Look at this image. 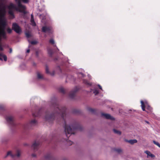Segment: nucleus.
I'll use <instances>...</instances> for the list:
<instances>
[{
    "mask_svg": "<svg viewBox=\"0 0 160 160\" xmlns=\"http://www.w3.org/2000/svg\"><path fill=\"white\" fill-rule=\"evenodd\" d=\"M48 53L49 55H51L52 54L53 52H52V50L50 48H48Z\"/></svg>",
    "mask_w": 160,
    "mask_h": 160,
    "instance_id": "26",
    "label": "nucleus"
},
{
    "mask_svg": "<svg viewBox=\"0 0 160 160\" xmlns=\"http://www.w3.org/2000/svg\"><path fill=\"white\" fill-rule=\"evenodd\" d=\"M88 110L92 112H93L94 111V110L93 109L89 108H88Z\"/></svg>",
    "mask_w": 160,
    "mask_h": 160,
    "instance_id": "32",
    "label": "nucleus"
},
{
    "mask_svg": "<svg viewBox=\"0 0 160 160\" xmlns=\"http://www.w3.org/2000/svg\"><path fill=\"white\" fill-rule=\"evenodd\" d=\"M25 35L27 37L29 38L31 36V32L29 31L26 32H25Z\"/></svg>",
    "mask_w": 160,
    "mask_h": 160,
    "instance_id": "25",
    "label": "nucleus"
},
{
    "mask_svg": "<svg viewBox=\"0 0 160 160\" xmlns=\"http://www.w3.org/2000/svg\"><path fill=\"white\" fill-rule=\"evenodd\" d=\"M46 72L47 73H49L52 76H53L55 74V72L54 71H52L51 72H50L49 71V69L47 67H46Z\"/></svg>",
    "mask_w": 160,
    "mask_h": 160,
    "instance_id": "18",
    "label": "nucleus"
},
{
    "mask_svg": "<svg viewBox=\"0 0 160 160\" xmlns=\"http://www.w3.org/2000/svg\"><path fill=\"white\" fill-rule=\"evenodd\" d=\"M12 52V50H11H11H10V52Z\"/></svg>",
    "mask_w": 160,
    "mask_h": 160,
    "instance_id": "45",
    "label": "nucleus"
},
{
    "mask_svg": "<svg viewBox=\"0 0 160 160\" xmlns=\"http://www.w3.org/2000/svg\"><path fill=\"white\" fill-rule=\"evenodd\" d=\"M42 30L43 32L49 34L52 33L53 31L52 27L46 26L43 27L42 28Z\"/></svg>",
    "mask_w": 160,
    "mask_h": 160,
    "instance_id": "7",
    "label": "nucleus"
},
{
    "mask_svg": "<svg viewBox=\"0 0 160 160\" xmlns=\"http://www.w3.org/2000/svg\"><path fill=\"white\" fill-rule=\"evenodd\" d=\"M88 77L89 78V77H90V75H88Z\"/></svg>",
    "mask_w": 160,
    "mask_h": 160,
    "instance_id": "46",
    "label": "nucleus"
},
{
    "mask_svg": "<svg viewBox=\"0 0 160 160\" xmlns=\"http://www.w3.org/2000/svg\"><path fill=\"white\" fill-rule=\"evenodd\" d=\"M29 52H30L29 49H28L27 51V53H29Z\"/></svg>",
    "mask_w": 160,
    "mask_h": 160,
    "instance_id": "40",
    "label": "nucleus"
},
{
    "mask_svg": "<svg viewBox=\"0 0 160 160\" xmlns=\"http://www.w3.org/2000/svg\"><path fill=\"white\" fill-rule=\"evenodd\" d=\"M8 156H10L11 157L14 158L15 157V154L13 153L12 151H9L7 152V154L5 158H6Z\"/></svg>",
    "mask_w": 160,
    "mask_h": 160,
    "instance_id": "15",
    "label": "nucleus"
},
{
    "mask_svg": "<svg viewBox=\"0 0 160 160\" xmlns=\"http://www.w3.org/2000/svg\"><path fill=\"white\" fill-rule=\"evenodd\" d=\"M113 131L115 133L118 134L120 135L121 134V132L119 131H118L115 129H114Z\"/></svg>",
    "mask_w": 160,
    "mask_h": 160,
    "instance_id": "30",
    "label": "nucleus"
},
{
    "mask_svg": "<svg viewBox=\"0 0 160 160\" xmlns=\"http://www.w3.org/2000/svg\"><path fill=\"white\" fill-rule=\"evenodd\" d=\"M57 70L59 71L60 72H61V68L59 67H58L57 68Z\"/></svg>",
    "mask_w": 160,
    "mask_h": 160,
    "instance_id": "36",
    "label": "nucleus"
},
{
    "mask_svg": "<svg viewBox=\"0 0 160 160\" xmlns=\"http://www.w3.org/2000/svg\"><path fill=\"white\" fill-rule=\"evenodd\" d=\"M144 152L146 153L147 155V157L148 158L149 157H150L152 158H153L155 157V156L152 154L150 152L148 151H145Z\"/></svg>",
    "mask_w": 160,
    "mask_h": 160,
    "instance_id": "14",
    "label": "nucleus"
},
{
    "mask_svg": "<svg viewBox=\"0 0 160 160\" xmlns=\"http://www.w3.org/2000/svg\"><path fill=\"white\" fill-rule=\"evenodd\" d=\"M0 60H2V58L0 57Z\"/></svg>",
    "mask_w": 160,
    "mask_h": 160,
    "instance_id": "43",
    "label": "nucleus"
},
{
    "mask_svg": "<svg viewBox=\"0 0 160 160\" xmlns=\"http://www.w3.org/2000/svg\"><path fill=\"white\" fill-rule=\"evenodd\" d=\"M21 155V152L20 150H18L16 154H15V157L16 156L17 157H19Z\"/></svg>",
    "mask_w": 160,
    "mask_h": 160,
    "instance_id": "23",
    "label": "nucleus"
},
{
    "mask_svg": "<svg viewBox=\"0 0 160 160\" xmlns=\"http://www.w3.org/2000/svg\"><path fill=\"white\" fill-rule=\"evenodd\" d=\"M59 92L62 93H65V89L64 88L62 87H61L59 88Z\"/></svg>",
    "mask_w": 160,
    "mask_h": 160,
    "instance_id": "24",
    "label": "nucleus"
},
{
    "mask_svg": "<svg viewBox=\"0 0 160 160\" xmlns=\"http://www.w3.org/2000/svg\"><path fill=\"white\" fill-rule=\"evenodd\" d=\"M32 115L34 117H37L38 116L37 115H35L34 113H32Z\"/></svg>",
    "mask_w": 160,
    "mask_h": 160,
    "instance_id": "39",
    "label": "nucleus"
},
{
    "mask_svg": "<svg viewBox=\"0 0 160 160\" xmlns=\"http://www.w3.org/2000/svg\"><path fill=\"white\" fill-rule=\"evenodd\" d=\"M115 151L118 153H120L122 152V150L120 148H116Z\"/></svg>",
    "mask_w": 160,
    "mask_h": 160,
    "instance_id": "28",
    "label": "nucleus"
},
{
    "mask_svg": "<svg viewBox=\"0 0 160 160\" xmlns=\"http://www.w3.org/2000/svg\"><path fill=\"white\" fill-rule=\"evenodd\" d=\"M36 54L37 56H38V52H36Z\"/></svg>",
    "mask_w": 160,
    "mask_h": 160,
    "instance_id": "42",
    "label": "nucleus"
},
{
    "mask_svg": "<svg viewBox=\"0 0 160 160\" xmlns=\"http://www.w3.org/2000/svg\"><path fill=\"white\" fill-rule=\"evenodd\" d=\"M83 82L86 85H88V86H90L91 85V84L87 80H84L83 81Z\"/></svg>",
    "mask_w": 160,
    "mask_h": 160,
    "instance_id": "22",
    "label": "nucleus"
},
{
    "mask_svg": "<svg viewBox=\"0 0 160 160\" xmlns=\"http://www.w3.org/2000/svg\"><path fill=\"white\" fill-rule=\"evenodd\" d=\"M153 142L154 144L158 146V147H159V146H160V144L158 142L153 141Z\"/></svg>",
    "mask_w": 160,
    "mask_h": 160,
    "instance_id": "31",
    "label": "nucleus"
},
{
    "mask_svg": "<svg viewBox=\"0 0 160 160\" xmlns=\"http://www.w3.org/2000/svg\"><path fill=\"white\" fill-rule=\"evenodd\" d=\"M56 108H55L54 111L51 114H46L45 117V119L46 121L51 122H52L56 118V117L57 115H60L62 118V119H63V117L64 114L65 109H63L61 110L59 108L58 106L56 105Z\"/></svg>",
    "mask_w": 160,
    "mask_h": 160,
    "instance_id": "3",
    "label": "nucleus"
},
{
    "mask_svg": "<svg viewBox=\"0 0 160 160\" xmlns=\"http://www.w3.org/2000/svg\"><path fill=\"white\" fill-rule=\"evenodd\" d=\"M15 1L18 4L17 7L15 5L12 3H10L9 6H8L4 4H2L0 6V10L4 8H5V12L4 15L6 12V9L7 8L9 10L8 13L11 17H12V18L14 17L13 12L15 10L24 13H26L25 11V7L21 4V1H22L23 2L26 3H28L29 2V0H15Z\"/></svg>",
    "mask_w": 160,
    "mask_h": 160,
    "instance_id": "1",
    "label": "nucleus"
},
{
    "mask_svg": "<svg viewBox=\"0 0 160 160\" xmlns=\"http://www.w3.org/2000/svg\"><path fill=\"white\" fill-rule=\"evenodd\" d=\"M146 123H147L148 124L149 123V122L148 121H146Z\"/></svg>",
    "mask_w": 160,
    "mask_h": 160,
    "instance_id": "44",
    "label": "nucleus"
},
{
    "mask_svg": "<svg viewBox=\"0 0 160 160\" xmlns=\"http://www.w3.org/2000/svg\"><path fill=\"white\" fill-rule=\"evenodd\" d=\"M5 8L0 10V41L2 38H6V32L5 31L6 22L5 19L4 18L5 13ZM3 50V48L1 44H0V51Z\"/></svg>",
    "mask_w": 160,
    "mask_h": 160,
    "instance_id": "2",
    "label": "nucleus"
},
{
    "mask_svg": "<svg viewBox=\"0 0 160 160\" xmlns=\"http://www.w3.org/2000/svg\"><path fill=\"white\" fill-rule=\"evenodd\" d=\"M51 157V155L49 154H48L45 155L44 157L45 159L46 160H48Z\"/></svg>",
    "mask_w": 160,
    "mask_h": 160,
    "instance_id": "29",
    "label": "nucleus"
},
{
    "mask_svg": "<svg viewBox=\"0 0 160 160\" xmlns=\"http://www.w3.org/2000/svg\"><path fill=\"white\" fill-rule=\"evenodd\" d=\"M37 77L38 79H42L44 78L43 75L40 72H37Z\"/></svg>",
    "mask_w": 160,
    "mask_h": 160,
    "instance_id": "13",
    "label": "nucleus"
},
{
    "mask_svg": "<svg viewBox=\"0 0 160 160\" xmlns=\"http://www.w3.org/2000/svg\"><path fill=\"white\" fill-rule=\"evenodd\" d=\"M66 141L67 142L68 144L69 145H71L73 143L72 141L68 140L67 139Z\"/></svg>",
    "mask_w": 160,
    "mask_h": 160,
    "instance_id": "33",
    "label": "nucleus"
},
{
    "mask_svg": "<svg viewBox=\"0 0 160 160\" xmlns=\"http://www.w3.org/2000/svg\"><path fill=\"white\" fill-rule=\"evenodd\" d=\"M0 57L2 59L3 58L4 61H6L7 60V56L4 55L2 52H0Z\"/></svg>",
    "mask_w": 160,
    "mask_h": 160,
    "instance_id": "17",
    "label": "nucleus"
},
{
    "mask_svg": "<svg viewBox=\"0 0 160 160\" xmlns=\"http://www.w3.org/2000/svg\"><path fill=\"white\" fill-rule=\"evenodd\" d=\"M141 104L142 108L143 111H144L145 110V107L150 111H151L152 110V108L149 105L148 102L146 100H145L144 101L141 100Z\"/></svg>",
    "mask_w": 160,
    "mask_h": 160,
    "instance_id": "5",
    "label": "nucleus"
},
{
    "mask_svg": "<svg viewBox=\"0 0 160 160\" xmlns=\"http://www.w3.org/2000/svg\"><path fill=\"white\" fill-rule=\"evenodd\" d=\"M78 88L77 87H76L74 90L72 91L69 93V96L71 98H72L75 96L76 93L78 90Z\"/></svg>",
    "mask_w": 160,
    "mask_h": 160,
    "instance_id": "9",
    "label": "nucleus"
},
{
    "mask_svg": "<svg viewBox=\"0 0 160 160\" xmlns=\"http://www.w3.org/2000/svg\"><path fill=\"white\" fill-rule=\"evenodd\" d=\"M12 29L18 33H20L22 32L21 27L16 23H13V24Z\"/></svg>",
    "mask_w": 160,
    "mask_h": 160,
    "instance_id": "6",
    "label": "nucleus"
},
{
    "mask_svg": "<svg viewBox=\"0 0 160 160\" xmlns=\"http://www.w3.org/2000/svg\"><path fill=\"white\" fill-rule=\"evenodd\" d=\"M49 42L50 44L52 45L53 46L56 47V45L55 44V41L53 39H50L49 41Z\"/></svg>",
    "mask_w": 160,
    "mask_h": 160,
    "instance_id": "20",
    "label": "nucleus"
},
{
    "mask_svg": "<svg viewBox=\"0 0 160 160\" xmlns=\"http://www.w3.org/2000/svg\"><path fill=\"white\" fill-rule=\"evenodd\" d=\"M37 123V121L35 119H33L30 121L29 125L31 126H34L36 125Z\"/></svg>",
    "mask_w": 160,
    "mask_h": 160,
    "instance_id": "11",
    "label": "nucleus"
},
{
    "mask_svg": "<svg viewBox=\"0 0 160 160\" xmlns=\"http://www.w3.org/2000/svg\"><path fill=\"white\" fill-rule=\"evenodd\" d=\"M29 43H30L31 44H36L37 43V42L35 41H33L29 42Z\"/></svg>",
    "mask_w": 160,
    "mask_h": 160,
    "instance_id": "35",
    "label": "nucleus"
},
{
    "mask_svg": "<svg viewBox=\"0 0 160 160\" xmlns=\"http://www.w3.org/2000/svg\"><path fill=\"white\" fill-rule=\"evenodd\" d=\"M80 74L83 77H84V75L82 73H80Z\"/></svg>",
    "mask_w": 160,
    "mask_h": 160,
    "instance_id": "41",
    "label": "nucleus"
},
{
    "mask_svg": "<svg viewBox=\"0 0 160 160\" xmlns=\"http://www.w3.org/2000/svg\"><path fill=\"white\" fill-rule=\"evenodd\" d=\"M40 143L39 141H35L32 145V147L34 150H36Z\"/></svg>",
    "mask_w": 160,
    "mask_h": 160,
    "instance_id": "8",
    "label": "nucleus"
},
{
    "mask_svg": "<svg viewBox=\"0 0 160 160\" xmlns=\"http://www.w3.org/2000/svg\"><path fill=\"white\" fill-rule=\"evenodd\" d=\"M159 148H160V146H159Z\"/></svg>",
    "mask_w": 160,
    "mask_h": 160,
    "instance_id": "47",
    "label": "nucleus"
},
{
    "mask_svg": "<svg viewBox=\"0 0 160 160\" xmlns=\"http://www.w3.org/2000/svg\"><path fill=\"white\" fill-rule=\"evenodd\" d=\"M102 116L105 118L108 119H110L112 120L114 119L113 118L110 116V115L108 114L102 113Z\"/></svg>",
    "mask_w": 160,
    "mask_h": 160,
    "instance_id": "12",
    "label": "nucleus"
},
{
    "mask_svg": "<svg viewBox=\"0 0 160 160\" xmlns=\"http://www.w3.org/2000/svg\"><path fill=\"white\" fill-rule=\"evenodd\" d=\"M4 106L2 104H0V110H2L4 108Z\"/></svg>",
    "mask_w": 160,
    "mask_h": 160,
    "instance_id": "34",
    "label": "nucleus"
},
{
    "mask_svg": "<svg viewBox=\"0 0 160 160\" xmlns=\"http://www.w3.org/2000/svg\"><path fill=\"white\" fill-rule=\"evenodd\" d=\"M31 24L33 26L36 25V23L34 20L33 16L32 14L31 16Z\"/></svg>",
    "mask_w": 160,
    "mask_h": 160,
    "instance_id": "19",
    "label": "nucleus"
},
{
    "mask_svg": "<svg viewBox=\"0 0 160 160\" xmlns=\"http://www.w3.org/2000/svg\"><path fill=\"white\" fill-rule=\"evenodd\" d=\"M80 126L76 123H73L70 124H67L65 123V132L67 138L70 135L74 133V131L80 130Z\"/></svg>",
    "mask_w": 160,
    "mask_h": 160,
    "instance_id": "4",
    "label": "nucleus"
},
{
    "mask_svg": "<svg viewBox=\"0 0 160 160\" xmlns=\"http://www.w3.org/2000/svg\"><path fill=\"white\" fill-rule=\"evenodd\" d=\"M6 30L7 32L9 33H10L12 32V29L9 27L7 28L6 29Z\"/></svg>",
    "mask_w": 160,
    "mask_h": 160,
    "instance_id": "27",
    "label": "nucleus"
},
{
    "mask_svg": "<svg viewBox=\"0 0 160 160\" xmlns=\"http://www.w3.org/2000/svg\"><path fill=\"white\" fill-rule=\"evenodd\" d=\"M126 142H128L131 144H133L134 143H136L137 142V141L136 139H133L130 140H126Z\"/></svg>",
    "mask_w": 160,
    "mask_h": 160,
    "instance_id": "16",
    "label": "nucleus"
},
{
    "mask_svg": "<svg viewBox=\"0 0 160 160\" xmlns=\"http://www.w3.org/2000/svg\"><path fill=\"white\" fill-rule=\"evenodd\" d=\"M93 91V93L96 95L99 93V91L97 89L95 88L94 89H91V92Z\"/></svg>",
    "mask_w": 160,
    "mask_h": 160,
    "instance_id": "21",
    "label": "nucleus"
},
{
    "mask_svg": "<svg viewBox=\"0 0 160 160\" xmlns=\"http://www.w3.org/2000/svg\"><path fill=\"white\" fill-rule=\"evenodd\" d=\"M6 119L8 123H11L13 121V117L12 116L9 115L6 117Z\"/></svg>",
    "mask_w": 160,
    "mask_h": 160,
    "instance_id": "10",
    "label": "nucleus"
},
{
    "mask_svg": "<svg viewBox=\"0 0 160 160\" xmlns=\"http://www.w3.org/2000/svg\"><path fill=\"white\" fill-rule=\"evenodd\" d=\"M32 156L33 157H36V155L35 154L33 153L32 155Z\"/></svg>",
    "mask_w": 160,
    "mask_h": 160,
    "instance_id": "37",
    "label": "nucleus"
},
{
    "mask_svg": "<svg viewBox=\"0 0 160 160\" xmlns=\"http://www.w3.org/2000/svg\"><path fill=\"white\" fill-rule=\"evenodd\" d=\"M98 87H99V88H100V89L102 90V87H101L100 85H98Z\"/></svg>",
    "mask_w": 160,
    "mask_h": 160,
    "instance_id": "38",
    "label": "nucleus"
}]
</instances>
